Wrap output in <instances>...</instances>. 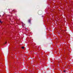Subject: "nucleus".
I'll list each match as a JSON object with an SVG mask.
<instances>
[{
  "label": "nucleus",
  "instance_id": "nucleus-1",
  "mask_svg": "<svg viewBox=\"0 0 73 73\" xmlns=\"http://www.w3.org/2000/svg\"><path fill=\"white\" fill-rule=\"evenodd\" d=\"M31 19H29L28 20V22L29 23H30L31 24Z\"/></svg>",
  "mask_w": 73,
  "mask_h": 73
},
{
  "label": "nucleus",
  "instance_id": "nucleus-3",
  "mask_svg": "<svg viewBox=\"0 0 73 73\" xmlns=\"http://www.w3.org/2000/svg\"><path fill=\"white\" fill-rule=\"evenodd\" d=\"M0 23H2V22L1 21H0Z\"/></svg>",
  "mask_w": 73,
  "mask_h": 73
},
{
  "label": "nucleus",
  "instance_id": "nucleus-4",
  "mask_svg": "<svg viewBox=\"0 0 73 73\" xmlns=\"http://www.w3.org/2000/svg\"><path fill=\"white\" fill-rule=\"evenodd\" d=\"M64 72H66V70H64Z\"/></svg>",
  "mask_w": 73,
  "mask_h": 73
},
{
  "label": "nucleus",
  "instance_id": "nucleus-5",
  "mask_svg": "<svg viewBox=\"0 0 73 73\" xmlns=\"http://www.w3.org/2000/svg\"><path fill=\"white\" fill-rule=\"evenodd\" d=\"M7 44V42H6L5 43V44Z\"/></svg>",
  "mask_w": 73,
  "mask_h": 73
},
{
  "label": "nucleus",
  "instance_id": "nucleus-2",
  "mask_svg": "<svg viewBox=\"0 0 73 73\" xmlns=\"http://www.w3.org/2000/svg\"><path fill=\"white\" fill-rule=\"evenodd\" d=\"M21 48H22V49H24L25 47H22Z\"/></svg>",
  "mask_w": 73,
  "mask_h": 73
},
{
  "label": "nucleus",
  "instance_id": "nucleus-6",
  "mask_svg": "<svg viewBox=\"0 0 73 73\" xmlns=\"http://www.w3.org/2000/svg\"><path fill=\"white\" fill-rule=\"evenodd\" d=\"M0 17H1V15H0Z\"/></svg>",
  "mask_w": 73,
  "mask_h": 73
}]
</instances>
